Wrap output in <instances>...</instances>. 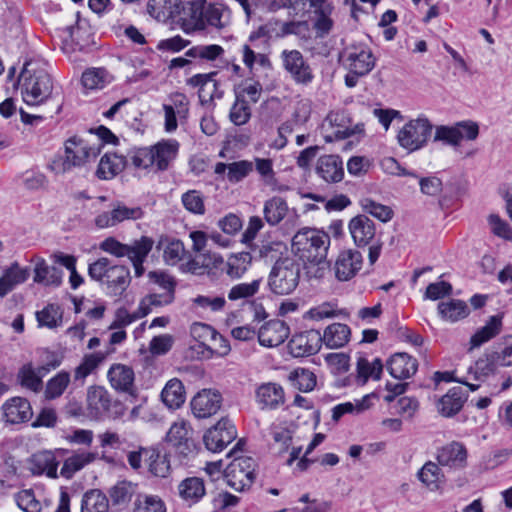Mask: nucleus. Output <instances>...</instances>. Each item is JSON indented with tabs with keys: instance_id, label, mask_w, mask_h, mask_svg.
Instances as JSON below:
<instances>
[{
	"instance_id": "f257e3e1",
	"label": "nucleus",
	"mask_w": 512,
	"mask_h": 512,
	"mask_svg": "<svg viewBox=\"0 0 512 512\" xmlns=\"http://www.w3.org/2000/svg\"><path fill=\"white\" fill-rule=\"evenodd\" d=\"M330 236L322 230L304 227L292 238V252L303 263L320 264L326 257Z\"/></svg>"
},
{
	"instance_id": "f03ea898",
	"label": "nucleus",
	"mask_w": 512,
	"mask_h": 512,
	"mask_svg": "<svg viewBox=\"0 0 512 512\" xmlns=\"http://www.w3.org/2000/svg\"><path fill=\"white\" fill-rule=\"evenodd\" d=\"M91 279L106 286L110 295L121 296L131 282L130 270L125 265L113 264L107 257H101L89 264Z\"/></svg>"
},
{
	"instance_id": "7ed1b4c3",
	"label": "nucleus",
	"mask_w": 512,
	"mask_h": 512,
	"mask_svg": "<svg viewBox=\"0 0 512 512\" xmlns=\"http://www.w3.org/2000/svg\"><path fill=\"white\" fill-rule=\"evenodd\" d=\"M187 5L184 14L197 30H203L207 26L222 29L230 22V9L223 3L195 0Z\"/></svg>"
},
{
	"instance_id": "20e7f679",
	"label": "nucleus",
	"mask_w": 512,
	"mask_h": 512,
	"mask_svg": "<svg viewBox=\"0 0 512 512\" xmlns=\"http://www.w3.org/2000/svg\"><path fill=\"white\" fill-rule=\"evenodd\" d=\"M32 62H26L19 76L23 100L26 104L36 106L45 102L52 94L51 76L43 69H36Z\"/></svg>"
},
{
	"instance_id": "39448f33",
	"label": "nucleus",
	"mask_w": 512,
	"mask_h": 512,
	"mask_svg": "<svg viewBox=\"0 0 512 512\" xmlns=\"http://www.w3.org/2000/svg\"><path fill=\"white\" fill-rule=\"evenodd\" d=\"M100 154V145L91 146L80 138H70L65 144V158L56 160L50 166L58 174L70 171L74 167L84 166Z\"/></svg>"
},
{
	"instance_id": "423d86ee",
	"label": "nucleus",
	"mask_w": 512,
	"mask_h": 512,
	"mask_svg": "<svg viewBox=\"0 0 512 512\" xmlns=\"http://www.w3.org/2000/svg\"><path fill=\"white\" fill-rule=\"evenodd\" d=\"M300 264L286 257L278 259L270 271L268 287L276 295H289L298 286L300 280Z\"/></svg>"
},
{
	"instance_id": "0eeeda50",
	"label": "nucleus",
	"mask_w": 512,
	"mask_h": 512,
	"mask_svg": "<svg viewBox=\"0 0 512 512\" xmlns=\"http://www.w3.org/2000/svg\"><path fill=\"white\" fill-rule=\"evenodd\" d=\"M432 129L433 125L425 117L410 120L398 132V143L409 152L417 151L427 144Z\"/></svg>"
},
{
	"instance_id": "6e6552de",
	"label": "nucleus",
	"mask_w": 512,
	"mask_h": 512,
	"mask_svg": "<svg viewBox=\"0 0 512 512\" xmlns=\"http://www.w3.org/2000/svg\"><path fill=\"white\" fill-rule=\"evenodd\" d=\"M256 461L252 457H235L224 470L227 484L236 491L249 488L255 480Z\"/></svg>"
},
{
	"instance_id": "1a4fd4ad",
	"label": "nucleus",
	"mask_w": 512,
	"mask_h": 512,
	"mask_svg": "<svg viewBox=\"0 0 512 512\" xmlns=\"http://www.w3.org/2000/svg\"><path fill=\"white\" fill-rule=\"evenodd\" d=\"M236 428L227 418L220 419L203 436L206 448L212 452L222 451L236 438Z\"/></svg>"
},
{
	"instance_id": "9d476101",
	"label": "nucleus",
	"mask_w": 512,
	"mask_h": 512,
	"mask_svg": "<svg viewBox=\"0 0 512 512\" xmlns=\"http://www.w3.org/2000/svg\"><path fill=\"white\" fill-rule=\"evenodd\" d=\"M281 59L285 70L291 78L301 85H308L312 82L314 75L310 65L298 50H284Z\"/></svg>"
},
{
	"instance_id": "9b49d317",
	"label": "nucleus",
	"mask_w": 512,
	"mask_h": 512,
	"mask_svg": "<svg viewBox=\"0 0 512 512\" xmlns=\"http://www.w3.org/2000/svg\"><path fill=\"white\" fill-rule=\"evenodd\" d=\"M321 345V333L310 329L293 335L288 342V350L293 357H308L318 353Z\"/></svg>"
},
{
	"instance_id": "f8f14e48",
	"label": "nucleus",
	"mask_w": 512,
	"mask_h": 512,
	"mask_svg": "<svg viewBox=\"0 0 512 512\" xmlns=\"http://www.w3.org/2000/svg\"><path fill=\"white\" fill-rule=\"evenodd\" d=\"M143 214L141 207H128L118 201L112 205L110 212H103L97 215L94 222L98 228L104 229L114 227L125 220L141 219Z\"/></svg>"
},
{
	"instance_id": "ddd939ff",
	"label": "nucleus",
	"mask_w": 512,
	"mask_h": 512,
	"mask_svg": "<svg viewBox=\"0 0 512 512\" xmlns=\"http://www.w3.org/2000/svg\"><path fill=\"white\" fill-rule=\"evenodd\" d=\"M112 399L102 386H91L87 391V412L90 418L99 420L112 416Z\"/></svg>"
},
{
	"instance_id": "4468645a",
	"label": "nucleus",
	"mask_w": 512,
	"mask_h": 512,
	"mask_svg": "<svg viewBox=\"0 0 512 512\" xmlns=\"http://www.w3.org/2000/svg\"><path fill=\"white\" fill-rule=\"evenodd\" d=\"M222 405V396L217 390L203 389L191 400L192 413L196 418L215 415Z\"/></svg>"
},
{
	"instance_id": "2eb2a0df",
	"label": "nucleus",
	"mask_w": 512,
	"mask_h": 512,
	"mask_svg": "<svg viewBox=\"0 0 512 512\" xmlns=\"http://www.w3.org/2000/svg\"><path fill=\"white\" fill-rule=\"evenodd\" d=\"M217 71L206 74H196L187 80V84L198 87V96L201 104H208L215 98H222L223 91L219 89V82L216 80Z\"/></svg>"
},
{
	"instance_id": "dca6fc26",
	"label": "nucleus",
	"mask_w": 512,
	"mask_h": 512,
	"mask_svg": "<svg viewBox=\"0 0 512 512\" xmlns=\"http://www.w3.org/2000/svg\"><path fill=\"white\" fill-rule=\"evenodd\" d=\"M192 430L188 422L179 420L174 422L166 434V441L170 443L182 456H187L194 449L191 437Z\"/></svg>"
},
{
	"instance_id": "f3484780",
	"label": "nucleus",
	"mask_w": 512,
	"mask_h": 512,
	"mask_svg": "<svg viewBox=\"0 0 512 512\" xmlns=\"http://www.w3.org/2000/svg\"><path fill=\"white\" fill-rule=\"evenodd\" d=\"M467 449L461 442L452 441L437 450V462L451 469H463L467 465Z\"/></svg>"
},
{
	"instance_id": "a211bd4d",
	"label": "nucleus",
	"mask_w": 512,
	"mask_h": 512,
	"mask_svg": "<svg viewBox=\"0 0 512 512\" xmlns=\"http://www.w3.org/2000/svg\"><path fill=\"white\" fill-rule=\"evenodd\" d=\"M363 256L357 250H344L340 252L335 262V276L340 281H348L361 269Z\"/></svg>"
},
{
	"instance_id": "6ab92c4d",
	"label": "nucleus",
	"mask_w": 512,
	"mask_h": 512,
	"mask_svg": "<svg viewBox=\"0 0 512 512\" xmlns=\"http://www.w3.org/2000/svg\"><path fill=\"white\" fill-rule=\"evenodd\" d=\"M111 386L118 392L127 393L132 397L136 396L134 386V371L124 364H113L107 373Z\"/></svg>"
},
{
	"instance_id": "aec40b11",
	"label": "nucleus",
	"mask_w": 512,
	"mask_h": 512,
	"mask_svg": "<svg viewBox=\"0 0 512 512\" xmlns=\"http://www.w3.org/2000/svg\"><path fill=\"white\" fill-rule=\"evenodd\" d=\"M289 332V327L284 321L271 320L259 329L258 340L262 346L277 347L288 338Z\"/></svg>"
},
{
	"instance_id": "412c9836",
	"label": "nucleus",
	"mask_w": 512,
	"mask_h": 512,
	"mask_svg": "<svg viewBox=\"0 0 512 512\" xmlns=\"http://www.w3.org/2000/svg\"><path fill=\"white\" fill-rule=\"evenodd\" d=\"M1 410L3 420L9 424L26 422L33 415L29 401L21 397H13L7 400L2 405Z\"/></svg>"
},
{
	"instance_id": "4be33fe9",
	"label": "nucleus",
	"mask_w": 512,
	"mask_h": 512,
	"mask_svg": "<svg viewBox=\"0 0 512 512\" xmlns=\"http://www.w3.org/2000/svg\"><path fill=\"white\" fill-rule=\"evenodd\" d=\"M349 231L358 247L369 245L376 235L374 222L366 215H357L349 222Z\"/></svg>"
},
{
	"instance_id": "5701e85b",
	"label": "nucleus",
	"mask_w": 512,
	"mask_h": 512,
	"mask_svg": "<svg viewBox=\"0 0 512 512\" xmlns=\"http://www.w3.org/2000/svg\"><path fill=\"white\" fill-rule=\"evenodd\" d=\"M387 369L395 379H407L413 376L417 369V360L404 352L395 353L387 361Z\"/></svg>"
},
{
	"instance_id": "b1692460",
	"label": "nucleus",
	"mask_w": 512,
	"mask_h": 512,
	"mask_svg": "<svg viewBox=\"0 0 512 512\" xmlns=\"http://www.w3.org/2000/svg\"><path fill=\"white\" fill-rule=\"evenodd\" d=\"M316 173L328 183H337L343 179V162L338 155H323L316 164Z\"/></svg>"
},
{
	"instance_id": "393cba45",
	"label": "nucleus",
	"mask_w": 512,
	"mask_h": 512,
	"mask_svg": "<svg viewBox=\"0 0 512 512\" xmlns=\"http://www.w3.org/2000/svg\"><path fill=\"white\" fill-rule=\"evenodd\" d=\"M347 68L357 75H367L374 67L376 58L369 49L353 48L346 58Z\"/></svg>"
},
{
	"instance_id": "a878e982",
	"label": "nucleus",
	"mask_w": 512,
	"mask_h": 512,
	"mask_svg": "<svg viewBox=\"0 0 512 512\" xmlns=\"http://www.w3.org/2000/svg\"><path fill=\"white\" fill-rule=\"evenodd\" d=\"M256 401L261 409H277L284 404L285 394L283 388L277 383H264L256 389Z\"/></svg>"
},
{
	"instance_id": "bb28decb",
	"label": "nucleus",
	"mask_w": 512,
	"mask_h": 512,
	"mask_svg": "<svg viewBox=\"0 0 512 512\" xmlns=\"http://www.w3.org/2000/svg\"><path fill=\"white\" fill-rule=\"evenodd\" d=\"M30 275L29 268H23L18 262H13L4 269L0 278V297L6 296L17 285L24 283Z\"/></svg>"
},
{
	"instance_id": "cd10ccee",
	"label": "nucleus",
	"mask_w": 512,
	"mask_h": 512,
	"mask_svg": "<svg viewBox=\"0 0 512 512\" xmlns=\"http://www.w3.org/2000/svg\"><path fill=\"white\" fill-rule=\"evenodd\" d=\"M253 165L260 177V181L263 185L269 187L271 191L286 192L289 190V186L278 182L276 173L273 169L272 159L255 157Z\"/></svg>"
},
{
	"instance_id": "c85d7f7f",
	"label": "nucleus",
	"mask_w": 512,
	"mask_h": 512,
	"mask_svg": "<svg viewBox=\"0 0 512 512\" xmlns=\"http://www.w3.org/2000/svg\"><path fill=\"white\" fill-rule=\"evenodd\" d=\"M181 5V0H148L147 12L156 20L166 22L184 11Z\"/></svg>"
},
{
	"instance_id": "c756f323",
	"label": "nucleus",
	"mask_w": 512,
	"mask_h": 512,
	"mask_svg": "<svg viewBox=\"0 0 512 512\" xmlns=\"http://www.w3.org/2000/svg\"><path fill=\"white\" fill-rule=\"evenodd\" d=\"M127 165V157L116 153H105L100 159L96 176L102 180H110L122 172Z\"/></svg>"
},
{
	"instance_id": "7c9ffc66",
	"label": "nucleus",
	"mask_w": 512,
	"mask_h": 512,
	"mask_svg": "<svg viewBox=\"0 0 512 512\" xmlns=\"http://www.w3.org/2000/svg\"><path fill=\"white\" fill-rule=\"evenodd\" d=\"M58 464L55 455L50 451L37 452L29 459V469L34 475L46 474L50 478L57 477Z\"/></svg>"
},
{
	"instance_id": "2f4dec72",
	"label": "nucleus",
	"mask_w": 512,
	"mask_h": 512,
	"mask_svg": "<svg viewBox=\"0 0 512 512\" xmlns=\"http://www.w3.org/2000/svg\"><path fill=\"white\" fill-rule=\"evenodd\" d=\"M60 360H54L47 364L48 367L42 366L38 368V372H35L31 364L24 365L18 374L20 383L23 387H26L34 392L39 391L42 388L41 377L50 370V368H56L60 365Z\"/></svg>"
},
{
	"instance_id": "473e14b6",
	"label": "nucleus",
	"mask_w": 512,
	"mask_h": 512,
	"mask_svg": "<svg viewBox=\"0 0 512 512\" xmlns=\"http://www.w3.org/2000/svg\"><path fill=\"white\" fill-rule=\"evenodd\" d=\"M440 464L427 461L417 472L418 480L430 491H438L445 483V475Z\"/></svg>"
},
{
	"instance_id": "72a5a7b5",
	"label": "nucleus",
	"mask_w": 512,
	"mask_h": 512,
	"mask_svg": "<svg viewBox=\"0 0 512 512\" xmlns=\"http://www.w3.org/2000/svg\"><path fill=\"white\" fill-rule=\"evenodd\" d=\"M499 365L497 351L484 354L468 369L476 381L485 382L490 376L495 375Z\"/></svg>"
},
{
	"instance_id": "f704fd0d",
	"label": "nucleus",
	"mask_w": 512,
	"mask_h": 512,
	"mask_svg": "<svg viewBox=\"0 0 512 512\" xmlns=\"http://www.w3.org/2000/svg\"><path fill=\"white\" fill-rule=\"evenodd\" d=\"M179 149V143L174 139L163 140L151 147L153 150L154 164L158 170H166L169 163L175 159Z\"/></svg>"
},
{
	"instance_id": "c9c22d12",
	"label": "nucleus",
	"mask_w": 512,
	"mask_h": 512,
	"mask_svg": "<svg viewBox=\"0 0 512 512\" xmlns=\"http://www.w3.org/2000/svg\"><path fill=\"white\" fill-rule=\"evenodd\" d=\"M62 271L55 266H49L45 259L39 258L34 268V282L45 286H59L62 282Z\"/></svg>"
},
{
	"instance_id": "e433bc0d",
	"label": "nucleus",
	"mask_w": 512,
	"mask_h": 512,
	"mask_svg": "<svg viewBox=\"0 0 512 512\" xmlns=\"http://www.w3.org/2000/svg\"><path fill=\"white\" fill-rule=\"evenodd\" d=\"M350 328L346 324L333 323L329 325L322 335V343L330 349L343 347L350 338Z\"/></svg>"
},
{
	"instance_id": "4c0bfd02",
	"label": "nucleus",
	"mask_w": 512,
	"mask_h": 512,
	"mask_svg": "<svg viewBox=\"0 0 512 512\" xmlns=\"http://www.w3.org/2000/svg\"><path fill=\"white\" fill-rule=\"evenodd\" d=\"M180 497L190 504L197 503L205 495L204 481L198 477L184 479L178 486Z\"/></svg>"
},
{
	"instance_id": "58836bf2",
	"label": "nucleus",
	"mask_w": 512,
	"mask_h": 512,
	"mask_svg": "<svg viewBox=\"0 0 512 512\" xmlns=\"http://www.w3.org/2000/svg\"><path fill=\"white\" fill-rule=\"evenodd\" d=\"M502 318L498 315L491 316L486 325L480 328L470 339V350L480 347L501 332Z\"/></svg>"
},
{
	"instance_id": "ea45409f",
	"label": "nucleus",
	"mask_w": 512,
	"mask_h": 512,
	"mask_svg": "<svg viewBox=\"0 0 512 512\" xmlns=\"http://www.w3.org/2000/svg\"><path fill=\"white\" fill-rule=\"evenodd\" d=\"M287 212H288L287 202L279 196H274V197L266 200L264 203V207H263L264 219L271 226H275V225L279 224L284 219Z\"/></svg>"
},
{
	"instance_id": "a19ab883",
	"label": "nucleus",
	"mask_w": 512,
	"mask_h": 512,
	"mask_svg": "<svg viewBox=\"0 0 512 512\" xmlns=\"http://www.w3.org/2000/svg\"><path fill=\"white\" fill-rule=\"evenodd\" d=\"M464 399L460 387L450 389L438 402V410L445 417L457 414L463 407Z\"/></svg>"
},
{
	"instance_id": "79ce46f5",
	"label": "nucleus",
	"mask_w": 512,
	"mask_h": 512,
	"mask_svg": "<svg viewBox=\"0 0 512 512\" xmlns=\"http://www.w3.org/2000/svg\"><path fill=\"white\" fill-rule=\"evenodd\" d=\"M161 398L163 403L171 408H179L185 402V392L182 382L178 379H171L162 390Z\"/></svg>"
},
{
	"instance_id": "37998d69",
	"label": "nucleus",
	"mask_w": 512,
	"mask_h": 512,
	"mask_svg": "<svg viewBox=\"0 0 512 512\" xmlns=\"http://www.w3.org/2000/svg\"><path fill=\"white\" fill-rule=\"evenodd\" d=\"M137 485L123 480L117 482L109 490V496L114 506L126 507L136 494Z\"/></svg>"
},
{
	"instance_id": "c03bdc74",
	"label": "nucleus",
	"mask_w": 512,
	"mask_h": 512,
	"mask_svg": "<svg viewBox=\"0 0 512 512\" xmlns=\"http://www.w3.org/2000/svg\"><path fill=\"white\" fill-rule=\"evenodd\" d=\"M153 245V239L147 236H142L140 239L136 240V250L129 258L134 267L136 277H141L144 274L145 269L143 263L151 252Z\"/></svg>"
},
{
	"instance_id": "a18cd8bd",
	"label": "nucleus",
	"mask_w": 512,
	"mask_h": 512,
	"mask_svg": "<svg viewBox=\"0 0 512 512\" xmlns=\"http://www.w3.org/2000/svg\"><path fill=\"white\" fill-rule=\"evenodd\" d=\"M251 262L252 256L249 252L231 254L225 262L223 270L231 278H240L247 271Z\"/></svg>"
},
{
	"instance_id": "49530a36",
	"label": "nucleus",
	"mask_w": 512,
	"mask_h": 512,
	"mask_svg": "<svg viewBox=\"0 0 512 512\" xmlns=\"http://www.w3.org/2000/svg\"><path fill=\"white\" fill-rule=\"evenodd\" d=\"M81 512H109V500L100 490L87 491L82 498Z\"/></svg>"
},
{
	"instance_id": "de8ad7c7",
	"label": "nucleus",
	"mask_w": 512,
	"mask_h": 512,
	"mask_svg": "<svg viewBox=\"0 0 512 512\" xmlns=\"http://www.w3.org/2000/svg\"><path fill=\"white\" fill-rule=\"evenodd\" d=\"M144 455L150 473L156 477H167L170 473V461L166 454L157 450H145Z\"/></svg>"
},
{
	"instance_id": "09e8293b",
	"label": "nucleus",
	"mask_w": 512,
	"mask_h": 512,
	"mask_svg": "<svg viewBox=\"0 0 512 512\" xmlns=\"http://www.w3.org/2000/svg\"><path fill=\"white\" fill-rule=\"evenodd\" d=\"M438 311L443 319L451 322L465 318L469 313L467 304L464 301L455 299L439 303Z\"/></svg>"
},
{
	"instance_id": "8fccbe9b",
	"label": "nucleus",
	"mask_w": 512,
	"mask_h": 512,
	"mask_svg": "<svg viewBox=\"0 0 512 512\" xmlns=\"http://www.w3.org/2000/svg\"><path fill=\"white\" fill-rule=\"evenodd\" d=\"M225 305L226 299L223 296L198 295L191 300V308L197 312H219Z\"/></svg>"
},
{
	"instance_id": "3c124183",
	"label": "nucleus",
	"mask_w": 512,
	"mask_h": 512,
	"mask_svg": "<svg viewBox=\"0 0 512 512\" xmlns=\"http://www.w3.org/2000/svg\"><path fill=\"white\" fill-rule=\"evenodd\" d=\"M96 459V453L83 452L67 458L61 468V475L71 478L73 474Z\"/></svg>"
},
{
	"instance_id": "603ef678",
	"label": "nucleus",
	"mask_w": 512,
	"mask_h": 512,
	"mask_svg": "<svg viewBox=\"0 0 512 512\" xmlns=\"http://www.w3.org/2000/svg\"><path fill=\"white\" fill-rule=\"evenodd\" d=\"M133 512H166L164 501L157 495L137 494Z\"/></svg>"
},
{
	"instance_id": "864d4df0",
	"label": "nucleus",
	"mask_w": 512,
	"mask_h": 512,
	"mask_svg": "<svg viewBox=\"0 0 512 512\" xmlns=\"http://www.w3.org/2000/svg\"><path fill=\"white\" fill-rule=\"evenodd\" d=\"M105 359L103 352L87 354L83 357L82 362L75 368V381H84Z\"/></svg>"
},
{
	"instance_id": "5fc2aeb1",
	"label": "nucleus",
	"mask_w": 512,
	"mask_h": 512,
	"mask_svg": "<svg viewBox=\"0 0 512 512\" xmlns=\"http://www.w3.org/2000/svg\"><path fill=\"white\" fill-rule=\"evenodd\" d=\"M223 264V258L220 256H209L206 254H199L196 257L189 259L183 266L184 270L195 275H202L206 272L210 265Z\"/></svg>"
},
{
	"instance_id": "6e6d98bb",
	"label": "nucleus",
	"mask_w": 512,
	"mask_h": 512,
	"mask_svg": "<svg viewBox=\"0 0 512 512\" xmlns=\"http://www.w3.org/2000/svg\"><path fill=\"white\" fill-rule=\"evenodd\" d=\"M292 386L302 392H309L316 386V376L313 372L305 368L294 369L288 377Z\"/></svg>"
},
{
	"instance_id": "4d7b16f0",
	"label": "nucleus",
	"mask_w": 512,
	"mask_h": 512,
	"mask_svg": "<svg viewBox=\"0 0 512 512\" xmlns=\"http://www.w3.org/2000/svg\"><path fill=\"white\" fill-rule=\"evenodd\" d=\"M100 249L118 258H130L136 250V240L131 244H124L113 237H108L100 243Z\"/></svg>"
},
{
	"instance_id": "13d9d810",
	"label": "nucleus",
	"mask_w": 512,
	"mask_h": 512,
	"mask_svg": "<svg viewBox=\"0 0 512 512\" xmlns=\"http://www.w3.org/2000/svg\"><path fill=\"white\" fill-rule=\"evenodd\" d=\"M263 87L259 81L246 79L235 88V97L257 103L262 95Z\"/></svg>"
},
{
	"instance_id": "bf43d9fd",
	"label": "nucleus",
	"mask_w": 512,
	"mask_h": 512,
	"mask_svg": "<svg viewBox=\"0 0 512 512\" xmlns=\"http://www.w3.org/2000/svg\"><path fill=\"white\" fill-rule=\"evenodd\" d=\"M174 297L175 292H171V290L153 292L142 299L139 305V310H142V315H147L151 311V306L169 305L173 302Z\"/></svg>"
},
{
	"instance_id": "052dcab7",
	"label": "nucleus",
	"mask_w": 512,
	"mask_h": 512,
	"mask_svg": "<svg viewBox=\"0 0 512 512\" xmlns=\"http://www.w3.org/2000/svg\"><path fill=\"white\" fill-rule=\"evenodd\" d=\"M70 383V374L67 371H60L46 384L45 396L47 399L60 397Z\"/></svg>"
},
{
	"instance_id": "680f3d73",
	"label": "nucleus",
	"mask_w": 512,
	"mask_h": 512,
	"mask_svg": "<svg viewBox=\"0 0 512 512\" xmlns=\"http://www.w3.org/2000/svg\"><path fill=\"white\" fill-rule=\"evenodd\" d=\"M360 205L365 213L372 215L381 222H388L393 217V210L389 206L380 204L370 198L362 199Z\"/></svg>"
},
{
	"instance_id": "e2e57ef3",
	"label": "nucleus",
	"mask_w": 512,
	"mask_h": 512,
	"mask_svg": "<svg viewBox=\"0 0 512 512\" xmlns=\"http://www.w3.org/2000/svg\"><path fill=\"white\" fill-rule=\"evenodd\" d=\"M36 319L39 326L48 327L50 329L57 327L62 320V312L60 307L55 304H49L41 311L36 312Z\"/></svg>"
},
{
	"instance_id": "0e129e2a",
	"label": "nucleus",
	"mask_w": 512,
	"mask_h": 512,
	"mask_svg": "<svg viewBox=\"0 0 512 512\" xmlns=\"http://www.w3.org/2000/svg\"><path fill=\"white\" fill-rule=\"evenodd\" d=\"M229 118L237 126L246 124L251 118V108L248 100L235 97V101L230 109Z\"/></svg>"
},
{
	"instance_id": "69168bd1",
	"label": "nucleus",
	"mask_w": 512,
	"mask_h": 512,
	"mask_svg": "<svg viewBox=\"0 0 512 512\" xmlns=\"http://www.w3.org/2000/svg\"><path fill=\"white\" fill-rule=\"evenodd\" d=\"M181 202L190 213L203 215L205 213L204 196L200 191L189 190L181 197Z\"/></svg>"
},
{
	"instance_id": "338daca9",
	"label": "nucleus",
	"mask_w": 512,
	"mask_h": 512,
	"mask_svg": "<svg viewBox=\"0 0 512 512\" xmlns=\"http://www.w3.org/2000/svg\"><path fill=\"white\" fill-rule=\"evenodd\" d=\"M127 159L134 168L147 169L154 164L153 150H151V147L135 149L129 153Z\"/></svg>"
},
{
	"instance_id": "774afa93",
	"label": "nucleus",
	"mask_w": 512,
	"mask_h": 512,
	"mask_svg": "<svg viewBox=\"0 0 512 512\" xmlns=\"http://www.w3.org/2000/svg\"><path fill=\"white\" fill-rule=\"evenodd\" d=\"M254 169L252 161L240 160L229 163V171L227 172V179L231 183H238L247 177Z\"/></svg>"
}]
</instances>
